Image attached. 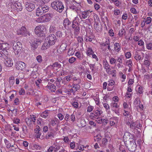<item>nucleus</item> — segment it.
Here are the masks:
<instances>
[{"instance_id":"1","label":"nucleus","mask_w":152,"mask_h":152,"mask_svg":"<svg viewBox=\"0 0 152 152\" xmlns=\"http://www.w3.org/2000/svg\"><path fill=\"white\" fill-rule=\"evenodd\" d=\"M57 40L56 36L53 34H50L47 37L45 42L41 47L42 50H45L49 48L50 46L53 45Z\"/></svg>"},{"instance_id":"2","label":"nucleus","mask_w":152,"mask_h":152,"mask_svg":"<svg viewBox=\"0 0 152 152\" xmlns=\"http://www.w3.org/2000/svg\"><path fill=\"white\" fill-rule=\"evenodd\" d=\"M51 6L53 9L60 13L62 12L64 9L63 4L60 0H56L53 2Z\"/></svg>"},{"instance_id":"3","label":"nucleus","mask_w":152,"mask_h":152,"mask_svg":"<svg viewBox=\"0 0 152 152\" xmlns=\"http://www.w3.org/2000/svg\"><path fill=\"white\" fill-rule=\"evenodd\" d=\"M125 144L129 151L134 152L136 150L137 145L135 139L125 142Z\"/></svg>"},{"instance_id":"4","label":"nucleus","mask_w":152,"mask_h":152,"mask_svg":"<svg viewBox=\"0 0 152 152\" xmlns=\"http://www.w3.org/2000/svg\"><path fill=\"white\" fill-rule=\"evenodd\" d=\"M52 16V14L47 13L38 18L37 20L39 23L48 22L50 20Z\"/></svg>"},{"instance_id":"5","label":"nucleus","mask_w":152,"mask_h":152,"mask_svg":"<svg viewBox=\"0 0 152 152\" xmlns=\"http://www.w3.org/2000/svg\"><path fill=\"white\" fill-rule=\"evenodd\" d=\"M13 48L15 54L18 55L21 52L22 45L20 42L13 41Z\"/></svg>"},{"instance_id":"6","label":"nucleus","mask_w":152,"mask_h":152,"mask_svg":"<svg viewBox=\"0 0 152 152\" xmlns=\"http://www.w3.org/2000/svg\"><path fill=\"white\" fill-rule=\"evenodd\" d=\"M123 138L124 142L128 141H132L133 139H134L133 135L128 132H125Z\"/></svg>"},{"instance_id":"7","label":"nucleus","mask_w":152,"mask_h":152,"mask_svg":"<svg viewBox=\"0 0 152 152\" xmlns=\"http://www.w3.org/2000/svg\"><path fill=\"white\" fill-rule=\"evenodd\" d=\"M42 26H37L35 28L34 31L35 33L37 34L38 36L41 37H44L45 36V34L41 29Z\"/></svg>"},{"instance_id":"8","label":"nucleus","mask_w":152,"mask_h":152,"mask_svg":"<svg viewBox=\"0 0 152 152\" xmlns=\"http://www.w3.org/2000/svg\"><path fill=\"white\" fill-rule=\"evenodd\" d=\"M26 66V64L21 61L18 62L16 65V68L17 69L20 70H23Z\"/></svg>"},{"instance_id":"9","label":"nucleus","mask_w":152,"mask_h":152,"mask_svg":"<svg viewBox=\"0 0 152 152\" xmlns=\"http://www.w3.org/2000/svg\"><path fill=\"white\" fill-rule=\"evenodd\" d=\"M35 7V5L31 3L26 2V9L28 12L32 11L34 9Z\"/></svg>"},{"instance_id":"10","label":"nucleus","mask_w":152,"mask_h":152,"mask_svg":"<svg viewBox=\"0 0 152 152\" xmlns=\"http://www.w3.org/2000/svg\"><path fill=\"white\" fill-rule=\"evenodd\" d=\"M41 43V41L39 39H34L33 41H31V46L34 48H37L38 45Z\"/></svg>"},{"instance_id":"11","label":"nucleus","mask_w":152,"mask_h":152,"mask_svg":"<svg viewBox=\"0 0 152 152\" xmlns=\"http://www.w3.org/2000/svg\"><path fill=\"white\" fill-rule=\"evenodd\" d=\"M5 60L4 64L6 66L10 67L13 65V62L12 60L9 58L8 56L5 59Z\"/></svg>"},{"instance_id":"12","label":"nucleus","mask_w":152,"mask_h":152,"mask_svg":"<svg viewBox=\"0 0 152 152\" xmlns=\"http://www.w3.org/2000/svg\"><path fill=\"white\" fill-rule=\"evenodd\" d=\"M53 69H55L56 71H57L58 69L60 68L61 66V65L57 62H55L52 65L50 66Z\"/></svg>"},{"instance_id":"13","label":"nucleus","mask_w":152,"mask_h":152,"mask_svg":"<svg viewBox=\"0 0 152 152\" xmlns=\"http://www.w3.org/2000/svg\"><path fill=\"white\" fill-rule=\"evenodd\" d=\"M9 44L7 43H0V50H7L9 49Z\"/></svg>"},{"instance_id":"14","label":"nucleus","mask_w":152,"mask_h":152,"mask_svg":"<svg viewBox=\"0 0 152 152\" xmlns=\"http://www.w3.org/2000/svg\"><path fill=\"white\" fill-rule=\"evenodd\" d=\"M9 56V53L7 50H2L0 51V57L4 59Z\"/></svg>"},{"instance_id":"15","label":"nucleus","mask_w":152,"mask_h":152,"mask_svg":"<svg viewBox=\"0 0 152 152\" xmlns=\"http://www.w3.org/2000/svg\"><path fill=\"white\" fill-rule=\"evenodd\" d=\"M102 112L101 110H97L94 111L93 113H91L90 114L91 117H98L102 113Z\"/></svg>"},{"instance_id":"16","label":"nucleus","mask_w":152,"mask_h":152,"mask_svg":"<svg viewBox=\"0 0 152 152\" xmlns=\"http://www.w3.org/2000/svg\"><path fill=\"white\" fill-rule=\"evenodd\" d=\"M110 124L111 126L115 125V123H117L118 121V119L117 117H113L110 118Z\"/></svg>"},{"instance_id":"17","label":"nucleus","mask_w":152,"mask_h":152,"mask_svg":"<svg viewBox=\"0 0 152 152\" xmlns=\"http://www.w3.org/2000/svg\"><path fill=\"white\" fill-rule=\"evenodd\" d=\"M42 8H43L42 7ZM44 13V12L42 10V8L41 7L40 5L39 6V7L36 10V15L39 16L41 15H42Z\"/></svg>"},{"instance_id":"18","label":"nucleus","mask_w":152,"mask_h":152,"mask_svg":"<svg viewBox=\"0 0 152 152\" xmlns=\"http://www.w3.org/2000/svg\"><path fill=\"white\" fill-rule=\"evenodd\" d=\"M26 31V28L24 26H22L20 29L17 31V34L18 35H24Z\"/></svg>"},{"instance_id":"19","label":"nucleus","mask_w":152,"mask_h":152,"mask_svg":"<svg viewBox=\"0 0 152 152\" xmlns=\"http://www.w3.org/2000/svg\"><path fill=\"white\" fill-rule=\"evenodd\" d=\"M91 12V11H90L89 10L83 12L82 13V18H83V19H85L87 18H89L90 16L89 15Z\"/></svg>"},{"instance_id":"20","label":"nucleus","mask_w":152,"mask_h":152,"mask_svg":"<svg viewBox=\"0 0 152 152\" xmlns=\"http://www.w3.org/2000/svg\"><path fill=\"white\" fill-rule=\"evenodd\" d=\"M104 68L106 69L107 73L108 74H110L111 72L110 66L107 61H106L104 63Z\"/></svg>"},{"instance_id":"21","label":"nucleus","mask_w":152,"mask_h":152,"mask_svg":"<svg viewBox=\"0 0 152 152\" xmlns=\"http://www.w3.org/2000/svg\"><path fill=\"white\" fill-rule=\"evenodd\" d=\"M79 24L77 25V23H72V27L74 29V31L75 32L77 33V34L79 32L80 28L78 26Z\"/></svg>"},{"instance_id":"22","label":"nucleus","mask_w":152,"mask_h":152,"mask_svg":"<svg viewBox=\"0 0 152 152\" xmlns=\"http://www.w3.org/2000/svg\"><path fill=\"white\" fill-rule=\"evenodd\" d=\"M142 55V53L140 52H136L134 55V58L136 60H140L142 58L141 55Z\"/></svg>"},{"instance_id":"23","label":"nucleus","mask_w":152,"mask_h":152,"mask_svg":"<svg viewBox=\"0 0 152 152\" xmlns=\"http://www.w3.org/2000/svg\"><path fill=\"white\" fill-rule=\"evenodd\" d=\"M14 6L15 7V9L18 10L20 11H21L23 9V6L19 2L16 3Z\"/></svg>"},{"instance_id":"24","label":"nucleus","mask_w":152,"mask_h":152,"mask_svg":"<svg viewBox=\"0 0 152 152\" xmlns=\"http://www.w3.org/2000/svg\"><path fill=\"white\" fill-rule=\"evenodd\" d=\"M71 24V22L67 18L65 19L64 20L63 25L64 27L66 28H68V26Z\"/></svg>"},{"instance_id":"25","label":"nucleus","mask_w":152,"mask_h":152,"mask_svg":"<svg viewBox=\"0 0 152 152\" xmlns=\"http://www.w3.org/2000/svg\"><path fill=\"white\" fill-rule=\"evenodd\" d=\"M94 27L95 30L97 31H100L102 28V26L101 25H99L98 23H95Z\"/></svg>"},{"instance_id":"26","label":"nucleus","mask_w":152,"mask_h":152,"mask_svg":"<svg viewBox=\"0 0 152 152\" xmlns=\"http://www.w3.org/2000/svg\"><path fill=\"white\" fill-rule=\"evenodd\" d=\"M81 22L83 23V25L84 26L86 25L90 26L91 24V20L89 19H87L85 20H82Z\"/></svg>"},{"instance_id":"27","label":"nucleus","mask_w":152,"mask_h":152,"mask_svg":"<svg viewBox=\"0 0 152 152\" xmlns=\"http://www.w3.org/2000/svg\"><path fill=\"white\" fill-rule=\"evenodd\" d=\"M46 87L47 88L52 92H54L56 90V86L53 84L50 86L48 85L46 86Z\"/></svg>"},{"instance_id":"28","label":"nucleus","mask_w":152,"mask_h":152,"mask_svg":"<svg viewBox=\"0 0 152 152\" xmlns=\"http://www.w3.org/2000/svg\"><path fill=\"white\" fill-rule=\"evenodd\" d=\"M108 142V140L106 138H104L102 139L101 142L100 143V145L101 146H104L106 145Z\"/></svg>"},{"instance_id":"29","label":"nucleus","mask_w":152,"mask_h":152,"mask_svg":"<svg viewBox=\"0 0 152 152\" xmlns=\"http://www.w3.org/2000/svg\"><path fill=\"white\" fill-rule=\"evenodd\" d=\"M72 87L75 92L76 91H77L80 89V85H78L76 83H75V84L73 83V84L72 85Z\"/></svg>"},{"instance_id":"30","label":"nucleus","mask_w":152,"mask_h":152,"mask_svg":"<svg viewBox=\"0 0 152 152\" xmlns=\"http://www.w3.org/2000/svg\"><path fill=\"white\" fill-rule=\"evenodd\" d=\"M73 84H75V83H76L78 85H80V84L81 83V80L79 78H77L75 77L73 78Z\"/></svg>"},{"instance_id":"31","label":"nucleus","mask_w":152,"mask_h":152,"mask_svg":"<svg viewBox=\"0 0 152 152\" xmlns=\"http://www.w3.org/2000/svg\"><path fill=\"white\" fill-rule=\"evenodd\" d=\"M54 134L52 132H48L46 136V138L48 139L49 138H54Z\"/></svg>"},{"instance_id":"32","label":"nucleus","mask_w":152,"mask_h":152,"mask_svg":"<svg viewBox=\"0 0 152 152\" xmlns=\"http://www.w3.org/2000/svg\"><path fill=\"white\" fill-rule=\"evenodd\" d=\"M101 138L102 137L101 135L98 134L94 136V139L95 141L97 142L98 143H100Z\"/></svg>"},{"instance_id":"33","label":"nucleus","mask_w":152,"mask_h":152,"mask_svg":"<svg viewBox=\"0 0 152 152\" xmlns=\"http://www.w3.org/2000/svg\"><path fill=\"white\" fill-rule=\"evenodd\" d=\"M86 121L84 119H81L79 124V126L80 127H83L86 125Z\"/></svg>"},{"instance_id":"34","label":"nucleus","mask_w":152,"mask_h":152,"mask_svg":"<svg viewBox=\"0 0 152 152\" xmlns=\"http://www.w3.org/2000/svg\"><path fill=\"white\" fill-rule=\"evenodd\" d=\"M9 82L10 86H13L15 82L14 77L11 76L10 77L9 79Z\"/></svg>"},{"instance_id":"35","label":"nucleus","mask_w":152,"mask_h":152,"mask_svg":"<svg viewBox=\"0 0 152 152\" xmlns=\"http://www.w3.org/2000/svg\"><path fill=\"white\" fill-rule=\"evenodd\" d=\"M48 111L47 110H45L40 114L41 116L45 118H46L48 116Z\"/></svg>"},{"instance_id":"36","label":"nucleus","mask_w":152,"mask_h":152,"mask_svg":"<svg viewBox=\"0 0 152 152\" xmlns=\"http://www.w3.org/2000/svg\"><path fill=\"white\" fill-rule=\"evenodd\" d=\"M49 32H55L56 30V28L55 25H51L50 26L49 28Z\"/></svg>"},{"instance_id":"37","label":"nucleus","mask_w":152,"mask_h":152,"mask_svg":"<svg viewBox=\"0 0 152 152\" xmlns=\"http://www.w3.org/2000/svg\"><path fill=\"white\" fill-rule=\"evenodd\" d=\"M40 6L41 8H43L42 9L44 13L47 12L48 11L49 7L48 6L45 5H40Z\"/></svg>"},{"instance_id":"38","label":"nucleus","mask_w":152,"mask_h":152,"mask_svg":"<svg viewBox=\"0 0 152 152\" xmlns=\"http://www.w3.org/2000/svg\"><path fill=\"white\" fill-rule=\"evenodd\" d=\"M32 117L31 115L30 117H28L26 119V122L27 125H29L31 123Z\"/></svg>"},{"instance_id":"39","label":"nucleus","mask_w":152,"mask_h":152,"mask_svg":"<svg viewBox=\"0 0 152 152\" xmlns=\"http://www.w3.org/2000/svg\"><path fill=\"white\" fill-rule=\"evenodd\" d=\"M94 53V52L91 48H88L86 52V54L88 56H90Z\"/></svg>"},{"instance_id":"40","label":"nucleus","mask_w":152,"mask_h":152,"mask_svg":"<svg viewBox=\"0 0 152 152\" xmlns=\"http://www.w3.org/2000/svg\"><path fill=\"white\" fill-rule=\"evenodd\" d=\"M140 99L139 98H137L134 100V104L136 106H138L140 104Z\"/></svg>"},{"instance_id":"41","label":"nucleus","mask_w":152,"mask_h":152,"mask_svg":"<svg viewBox=\"0 0 152 152\" xmlns=\"http://www.w3.org/2000/svg\"><path fill=\"white\" fill-rule=\"evenodd\" d=\"M63 92V95H65V94H68L69 96L71 95V94L70 93V91H69V90L65 88L64 90L62 91Z\"/></svg>"},{"instance_id":"42","label":"nucleus","mask_w":152,"mask_h":152,"mask_svg":"<svg viewBox=\"0 0 152 152\" xmlns=\"http://www.w3.org/2000/svg\"><path fill=\"white\" fill-rule=\"evenodd\" d=\"M115 48L116 50H117L118 52L119 51L120 49V46L119 44L118 43H115Z\"/></svg>"},{"instance_id":"43","label":"nucleus","mask_w":152,"mask_h":152,"mask_svg":"<svg viewBox=\"0 0 152 152\" xmlns=\"http://www.w3.org/2000/svg\"><path fill=\"white\" fill-rule=\"evenodd\" d=\"M146 47L148 50H152V43H148L146 44Z\"/></svg>"},{"instance_id":"44","label":"nucleus","mask_w":152,"mask_h":152,"mask_svg":"<svg viewBox=\"0 0 152 152\" xmlns=\"http://www.w3.org/2000/svg\"><path fill=\"white\" fill-rule=\"evenodd\" d=\"M75 56L80 60H82L83 59V57L81 56V54L80 52H77L75 54Z\"/></svg>"},{"instance_id":"45","label":"nucleus","mask_w":152,"mask_h":152,"mask_svg":"<svg viewBox=\"0 0 152 152\" xmlns=\"http://www.w3.org/2000/svg\"><path fill=\"white\" fill-rule=\"evenodd\" d=\"M35 132L37 133V138H39L40 136L41 135V133L40 128H39L37 129H36V130H35Z\"/></svg>"},{"instance_id":"46","label":"nucleus","mask_w":152,"mask_h":152,"mask_svg":"<svg viewBox=\"0 0 152 152\" xmlns=\"http://www.w3.org/2000/svg\"><path fill=\"white\" fill-rule=\"evenodd\" d=\"M125 33V30L123 28H122L119 31L118 35L120 37H122L123 35Z\"/></svg>"},{"instance_id":"47","label":"nucleus","mask_w":152,"mask_h":152,"mask_svg":"<svg viewBox=\"0 0 152 152\" xmlns=\"http://www.w3.org/2000/svg\"><path fill=\"white\" fill-rule=\"evenodd\" d=\"M67 45L66 44L62 43L59 47V49H61L63 51L66 49Z\"/></svg>"},{"instance_id":"48","label":"nucleus","mask_w":152,"mask_h":152,"mask_svg":"<svg viewBox=\"0 0 152 152\" xmlns=\"http://www.w3.org/2000/svg\"><path fill=\"white\" fill-rule=\"evenodd\" d=\"M130 128L132 129H135L137 128V126L136 125V124L135 122H132L130 124Z\"/></svg>"},{"instance_id":"49","label":"nucleus","mask_w":152,"mask_h":152,"mask_svg":"<svg viewBox=\"0 0 152 152\" xmlns=\"http://www.w3.org/2000/svg\"><path fill=\"white\" fill-rule=\"evenodd\" d=\"M93 38L94 37L93 35H91V36L87 37H86V42H91Z\"/></svg>"},{"instance_id":"50","label":"nucleus","mask_w":152,"mask_h":152,"mask_svg":"<svg viewBox=\"0 0 152 152\" xmlns=\"http://www.w3.org/2000/svg\"><path fill=\"white\" fill-rule=\"evenodd\" d=\"M61 148V146L58 145H56L55 147H53L54 151V152L57 151Z\"/></svg>"},{"instance_id":"51","label":"nucleus","mask_w":152,"mask_h":152,"mask_svg":"<svg viewBox=\"0 0 152 152\" xmlns=\"http://www.w3.org/2000/svg\"><path fill=\"white\" fill-rule=\"evenodd\" d=\"M56 35L57 37H63V34L61 31H58L56 32Z\"/></svg>"},{"instance_id":"52","label":"nucleus","mask_w":152,"mask_h":152,"mask_svg":"<svg viewBox=\"0 0 152 152\" xmlns=\"http://www.w3.org/2000/svg\"><path fill=\"white\" fill-rule=\"evenodd\" d=\"M4 141L6 145H7V147L8 148H9L11 147V145L9 143V142L7 140L5 139Z\"/></svg>"},{"instance_id":"53","label":"nucleus","mask_w":152,"mask_h":152,"mask_svg":"<svg viewBox=\"0 0 152 152\" xmlns=\"http://www.w3.org/2000/svg\"><path fill=\"white\" fill-rule=\"evenodd\" d=\"M151 20L152 18H151L148 17L146 18V20L145 21V22L146 24H148L151 23Z\"/></svg>"},{"instance_id":"54","label":"nucleus","mask_w":152,"mask_h":152,"mask_svg":"<svg viewBox=\"0 0 152 152\" xmlns=\"http://www.w3.org/2000/svg\"><path fill=\"white\" fill-rule=\"evenodd\" d=\"M80 20L78 16H77L74 19L73 21V23H77V25L78 24V22Z\"/></svg>"},{"instance_id":"55","label":"nucleus","mask_w":152,"mask_h":152,"mask_svg":"<svg viewBox=\"0 0 152 152\" xmlns=\"http://www.w3.org/2000/svg\"><path fill=\"white\" fill-rule=\"evenodd\" d=\"M110 40L109 39H106V42L104 43H102V45L103 46H106L107 45H108L110 44Z\"/></svg>"},{"instance_id":"56","label":"nucleus","mask_w":152,"mask_h":152,"mask_svg":"<svg viewBox=\"0 0 152 152\" xmlns=\"http://www.w3.org/2000/svg\"><path fill=\"white\" fill-rule=\"evenodd\" d=\"M76 58L74 57H71L69 59V62L70 64H72L76 60Z\"/></svg>"},{"instance_id":"57","label":"nucleus","mask_w":152,"mask_h":152,"mask_svg":"<svg viewBox=\"0 0 152 152\" xmlns=\"http://www.w3.org/2000/svg\"><path fill=\"white\" fill-rule=\"evenodd\" d=\"M94 19L95 23H98V22L99 21V18L96 14L94 15Z\"/></svg>"},{"instance_id":"58","label":"nucleus","mask_w":152,"mask_h":152,"mask_svg":"<svg viewBox=\"0 0 152 152\" xmlns=\"http://www.w3.org/2000/svg\"><path fill=\"white\" fill-rule=\"evenodd\" d=\"M144 64L147 67H148L150 65V61L148 60H145L144 61Z\"/></svg>"},{"instance_id":"59","label":"nucleus","mask_w":152,"mask_h":152,"mask_svg":"<svg viewBox=\"0 0 152 152\" xmlns=\"http://www.w3.org/2000/svg\"><path fill=\"white\" fill-rule=\"evenodd\" d=\"M126 64L129 67H131L132 66V61L131 59L128 60L126 62Z\"/></svg>"},{"instance_id":"60","label":"nucleus","mask_w":152,"mask_h":152,"mask_svg":"<svg viewBox=\"0 0 152 152\" xmlns=\"http://www.w3.org/2000/svg\"><path fill=\"white\" fill-rule=\"evenodd\" d=\"M36 59L39 63H41L42 61V57L40 55H38Z\"/></svg>"},{"instance_id":"61","label":"nucleus","mask_w":152,"mask_h":152,"mask_svg":"<svg viewBox=\"0 0 152 152\" xmlns=\"http://www.w3.org/2000/svg\"><path fill=\"white\" fill-rule=\"evenodd\" d=\"M22 129L24 133L26 134L27 133L28 128L26 126H23L22 127Z\"/></svg>"},{"instance_id":"62","label":"nucleus","mask_w":152,"mask_h":152,"mask_svg":"<svg viewBox=\"0 0 152 152\" xmlns=\"http://www.w3.org/2000/svg\"><path fill=\"white\" fill-rule=\"evenodd\" d=\"M78 103L76 102H74L72 104V106L74 108H77L78 107Z\"/></svg>"},{"instance_id":"63","label":"nucleus","mask_w":152,"mask_h":152,"mask_svg":"<svg viewBox=\"0 0 152 152\" xmlns=\"http://www.w3.org/2000/svg\"><path fill=\"white\" fill-rule=\"evenodd\" d=\"M143 88L142 87L140 86L138 88V92L140 94H142L143 93Z\"/></svg>"},{"instance_id":"64","label":"nucleus","mask_w":152,"mask_h":152,"mask_svg":"<svg viewBox=\"0 0 152 152\" xmlns=\"http://www.w3.org/2000/svg\"><path fill=\"white\" fill-rule=\"evenodd\" d=\"M50 124L53 126H55L56 125V121L54 120H51L50 123Z\"/></svg>"}]
</instances>
